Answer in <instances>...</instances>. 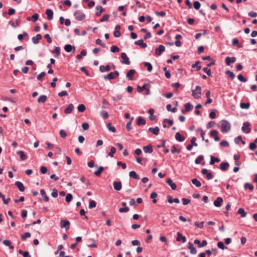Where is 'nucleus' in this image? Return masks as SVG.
<instances>
[{
	"mask_svg": "<svg viewBox=\"0 0 257 257\" xmlns=\"http://www.w3.org/2000/svg\"><path fill=\"white\" fill-rule=\"evenodd\" d=\"M236 58L234 57H233L232 58H230L229 57H227L225 58V63L227 65L229 66L230 65L231 63H234L236 61Z\"/></svg>",
	"mask_w": 257,
	"mask_h": 257,
	"instance_id": "a211bd4d",
	"label": "nucleus"
},
{
	"mask_svg": "<svg viewBox=\"0 0 257 257\" xmlns=\"http://www.w3.org/2000/svg\"><path fill=\"white\" fill-rule=\"evenodd\" d=\"M192 183L195 185L197 187H200L201 186V184L199 181L197 179L194 178L192 180Z\"/></svg>",
	"mask_w": 257,
	"mask_h": 257,
	"instance_id": "37998d69",
	"label": "nucleus"
},
{
	"mask_svg": "<svg viewBox=\"0 0 257 257\" xmlns=\"http://www.w3.org/2000/svg\"><path fill=\"white\" fill-rule=\"evenodd\" d=\"M231 128L230 123L226 120H222L220 121V130L222 133H226L228 132Z\"/></svg>",
	"mask_w": 257,
	"mask_h": 257,
	"instance_id": "f257e3e1",
	"label": "nucleus"
},
{
	"mask_svg": "<svg viewBox=\"0 0 257 257\" xmlns=\"http://www.w3.org/2000/svg\"><path fill=\"white\" fill-rule=\"evenodd\" d=\"M250 123L248 122H244L243 123V125L241 127V130L244 133L249 134L251 132V130L249 128Z\"/></svg>",
	"mask_w": 257,
	"mask_h": 257,
	"instance_id": "423d86ee",
	"label": "nucleus"
},
{
	"mask_svg": "<svg viewBox=\"0 0 257 257\" xmlns=\"http://www.w3.org/2000/svg\"><path fill=\"white\" fill-rule=\"evenodd\" d=\"M144 65L147 68V70L149 72H151L152 70L153 67L152 64L149 62H144Z\"/></svg>",
	"mask_w": 257,
	"mask_h": 257,
	"instance_id": "c03bdc74",
	"label": "nucleus"
},
{
	"mask_svg": "<svg viewBox=\"0 0 257 257\" xmlns=\"http://www.w3.org/2000/svg\"><path fill=\"white\" fill-rule=\"evenodd\" d=\"M147 85V83H145L142 87L140 86H137V91L139 92H142L143 90L146 89V86Z\"/></svg>",
	"mask_w": 257,
	"mask_h": 257,
	"instance_id": "052dcab7",
	"label": "nucleus"
},
{
	"mask_svg": "<svg viewBox=\"0 0 257 257\" xmlns=\"http://www.w3.org/2000/svg\"><path fill=\"white\" fill-rule=\"evenodd\" d=\"M204 159V157L202 155H200L198 156L195 160V163L196 164H199L200 163L201 161Z\"/></svg>",
	"mask_w": 257,
	"mask_h": 257,
	"instance_id": "13d9d810",
	"label": "nucleus"
},
{
	"mask_svg": "<svg viewBox=\"0 0 257 257\" xmlns=\"http://www.w3.org/2000/svg\"><path fill=\"white\" fill-rule=\"evenodd\" d=\"M103 78L105 80L107 79H113L115 78V76L114 75V73L113 72H110L107 75H105L103 76Z\"/></svg>",
	"mask_w": 257,
	"mask_h": 257,
	"instance_id": "7c9ffc66",
	"label": "nucleus"
},
{
	"mask_svg": "<svg viewBox=\"0 0 257 257\" xmlns=\"http://www.w3.org/2000/svg\"><path fill=\"white\" fill-rule=\"evenodd\" d=\"M193 105L190 103H187L185 104V109L182 110L183 113H185L191 111L193 108Z\"/></svg>",
	"mask_w": 257,
	"mask_h": 257,
	"instance_id": "9d476101",
	"label": "nucleus"
},
{
	"mask_svg": "<svg viewBox=\"0 0 257 257\" xmlns=\"http://www.w3.org/2000/svg\"><path fill=\"white\" fill-rule=\"evenodd\" d=\"M134 119V117H132L131 118V120L130 121H129L128 122H127L126 124V129L128 130V131H130L132 127L131 126V125H132V121Z\"/></svg>",
	"mask_w": 257,
	"mask_h": 257,
	"instance_id": "5fc2aeb1",
	"label": "nucleus"
},
{
	"mask_svg": "<svg viewBox=\"0 0 257 257\" xmlns=\"http://www.w3.org/2000/svg\"><path fill=\"white\" fill-rule=\"evenodd\" d=\"M107 127L108 130L111 132L115 133L116 132V129L114 126L111 125V123H108L107 124Z\"/></svg>",
	"mask_w": 257,
	"mask_h": 257,
	"instance_id": "8fccbe9b",
	"label": "nucleus"
},
{
	"mask_svg": "<svg viewBox=\"0 0 257 257\" xmlns=\"http://www.w3.org/2000/svg\"><path fill=\"white\" fill-rule=\"evenodd\" d=\"M120 57L122 59V60L121 61V63L126 65H130L131 64V62L125 53H122L120 55Z\"/></svg>",
	"mask_w": 257,
	"mask_h": 257,
	"instance_id": "39448f33",
	"label": "nucleus"
},
{
	"mask_svg": "<svg viewBox=\"0 0 257 257\" xmlns=\"http://www.w3.org/2000/svg\"><path fill=\"white\" fill-rule=\"evenodd\" d=\"M104 170V168L103 167H99L97 170L94 172V174L96 176H100L102 171Z\"/></svg>",
	"mask_w": 257,
	"mask_h": 257,
	"instance_id": "c9c22d12",
	"label": "nucleus"
},
{
	"mask_svg": "<svg viewBox=\"0 0 257 257\" xmlns=\"http://www.w3.org/2000/svg\"><path fill=\"white\" fill-rule=\"evenodd\" d=\"M0 198H2L3 201V203L5 204H8L10 200V198H8L5 199V196L0 192Z\"/></svg>",
	"mask_w": 257,
	"mask_h": 257,
	"instance_id": "58836bf2",
	"label": "nucleus"
},
{
	"mask_svg": "<svg viewBox=\"0 0 257 257\" xmlns=\"http://www.w3.org/2000/svg\"><path fill=\"white\" fill-rule=\"evenodd\" d=\"M110 51L112 53H116L119 52V49L117 46L113 45L111 47Z\"/></svg>",
	"mask_w": 257,
	"mask_h": 257,
	"instance_id": "6e6d98bb",
	"label": "nucleus"
},
{
	"mask_svg": "<svg viewBox=\"0 0 257 257\" xmlns=\"http://www.w3.org/2000/svg\"><path fill=\"white\" fill-rule=\"evenodd\" d=\"M165 51V47L163 45H160L159 47L155 49V54L157 56H160Z\"/></svg>",
	"mask_w": 257,
	"mask_h": 257,
	"instance_id": "0eeeda50",
	"label": "nucleus"
},
{
	"mask_svg": "<svg viewBox=\"0 0 257 257\" xmlns=\"http://www.w3.org/2000/svg\"><path fill=\"white\" fill-rule=\"evenodd\" d=\"M31 235V233L29 232H26L24 234H22L21 235V237L23 240H25L27 238L30 237Z\"/></svg>",
	"mask_w": 257,
	"mask_h": 257,
	"instance_id": "de8ad7c7",
	"label": "nucleus"
},
{
	"mask_svg": "<svg viewBox=\"0 0 257 257\" xmlns=\"http://www.w3.org/2000/svg\"><path fill=\"white\" fill-rule=\"evenodd\" d=\"M175 139L177 141L180 142H182L185 140V138L181 136V135L179 132L176 133Z\"/></svg>",
	"mask_w": 257,
	"mask_h": 257,
	"instance_id": "c85d7f7f",
	"label": "nucleus"
},
{
	"mask_svg": "<svg viewBox=\"0 0 257 257\" xmlns=\"http://www.w3.org/2000/svg\"><path fill=\"white\" fill-rule=\"evenodd\" d=\"M229 164L227 162H222L220 164V169L223 171H226L228 170Z\"/></svg>",
	"mask_w": 257,
	"mask_h": 257,
	"instance_id": "ddd939ff",
	"label": "nucleus"
},
{
	"mask_svg": "<svg viewBox=\"0 0 257 257\" xmlns=\"http://www.w3.org/2000/svg\"><path fill=\"white\" fill-rule=\"evenodd\" d=\"M114 189L116 191H119L121 189L122 185L120 181H114L113 183Z\"/></svg>",
	"mask_w": 257,
	"mask_h": 257,
	"instance_id": "f8f14e48",
	"label": "nucleus"
},
{
	"mask_svg": "<svg viewBox=\"0 0 257 257\" xmlns=\"http://www.w3.org/2000/svg\"><path fill=\"white\" fill-rule=\"evenodd\" d=\"M237 79L242 82H245L247 81V79L244 77L241 74H239L237 76Z\"/></svg>",
	"mask_w": 257,
	"mask_h": 257,
	"instance_id": "0e129e2a",
	"label": "nucleus"
},
{
	"mask_svg": "<svg viewBox=\"0 0 257 257\" xmlns=\"http://www.w3.org/2000/svg\"><path fill=\"white\" fill-rule=\"evenodd\" d=\"M250 106L249 103H240V107L242 109H248Z\"/></svg>",
	"mask_w": 257,
	"mask_h": 257,
	"instance_id": "3c124183",
	"label": "nucleus"
},
{
	"mask_svg": "<svg viewBox=\"0 0 257 257\" xmlns=\"http://www.w3.org/2000/svg\"><path fill=\"white\" fill-rule=\"evenodd\" d=\"M204 223V221H202L200 223H198V222H195L194 225L199 228H202L203 227Z\"/></svg>",
	"mask_w": 257,
	"mask_h": 257,
	"instance_id": "69168bd1",
	"label": "nucleus"
},
{
	"mask_svg": "<svg viewBox=\"0 0 257 257\" xmlns=\"http://www.w3.org/2000/svg\"><path fill=\"white\" fill-rule=\"evenodd\" d=\"M201 173L202 174L206 175V178L207 180H210L213 178V175L211 172H208L207 169L204 168L202 170Z\"/></svg>",
	"mask_w": 257,
	"mask_h": 257,
	"instance_id": "6e6552de",
	"label": "nucleus"
},
{
	"mask_svg": "<svg viewBox=\"0 0 257 257\" xmlns=\"http://www.w3.org/2000/svg\"><path fill=\"white\" fill-rule=\"evenodd\" d=\"M203 71L206 73L208 76H211V71L210 69H209L207 67L203 68Z\"/></svg>",
	"mask_w": 257,
	"mask_h": 257,
	"instance_id": "e2e57ef3",
	"label": "nucleus"
},
{
	"mask_svg": "<svg viewBox=\"0 0 257 257\" xmlns=\"http://www.w3.org/2000/svg\"><path fill=\"white\" fill-rule=\"evenodd\" d=\"M200 61H196L194 64H193L192 65V67L194 68H196V70L197 71H199L201 69V66H198V65L200 64Z\"/></svg>",
	"mask_w": 257,
	"mask_h": 257,
	"instance_id": "603ef678",
	"label": "nucleus"
},
{
	"mask_svg": "<svg viewBox=\"0 0 257 257\" xmlns=\"http://www.w3.org/2000/svg\"><path fill=\"white\" fill-rule=\"evenodd\" d=\"M96 206V203L94 200H90L89 203L88 207L89 209H92L94 208Z\"/></svg>",
	"mask_w": 257,
	"mask_h": 257,
	"instance_id": "864d4df0",
	"label": "nucleus"
},
{
	"mask_svg": "<svg viewBox=\"0 0 257 257\" xmlns=\"http://www.w3.org/2000/svg\"><path fill=\"white\" fill-rule=\"evenodd\" d=\"M116 152V149L115 147H111L110 148V152L108 154V155L112 158L114 157V154Z\"/></svg>",
	"mask_w": 257,
	"mask_h": 257,
	"instance_id": "ea45409f",
	"label": "nucleus"
},
{
	"mask_svg": "<svg viewBox=\"0 0 257 257\" xmlns=\"http://www.w3.org/2000/svg\"><path fill=\"white\" fill-rule=\"evenodd\" d=\"M201 94V88L200 86H196L195 90H192V95L195 99H199Z\"/></svg>",
	"mask_w": 257,
	"mask_h": 257,
	"instance_id": "f03ea898",
	"label": "nucleus"
},
{
	"mask_svg": "<svg viewBox=\"0 0 257 257\" xmlns=\"http://www.w3.org/2000/svg\"><path fill=\"white\" fill-rule=\"evenodd\" d=\"M148 131L152 133L153 134H154L155 135H158L159 134V132L160 131V128L158 126H156L154 128L150 127L148 129Z\"/></svg>",
	"mask_w": 257,
	"mask_h": 257,
	"instance_id": "b1692460",
	"label": "nucleus"
},
{
	"mask_svg": "<svg viewBox=\"0 0 257 257\" xmlns=\"http://www.w3.org/2000/svg\"><path fill=\"white\" fill-rule=\"evenodd\" d=\"M19 253L21 254H22L24 257H31V256L28 251H24L22 249H20L19 250Z\"/></svg>",
	"mask_w": 257,
	"mask_h": 257,
	"instance_id": "79ce46f5",
	"label": "nucleus"
},
{
	"mask_svg": "<svg viewBox=\"0 0 257 257\" xmlns=\"http://www.w3.org/2000/svg\"><path fill=\"white\" fill-rule=\"evenodd\" d=\"M166 183L171 187L172 190H175L176 189V185L173 182L171 178H169L166 180Z\"/></svg>",
	"mask_w": 257,
	"mask_h": 257,
	"instance_id": "aec40b11",
	"label": "nucleus"
},
{
	"mask_svg": "<svg viewBox=\"0 0 257 257\" xmlns=\"http://www.w3.org/2000/svg\"><path fill=\"white\" fill-rule=\"evenodd\" d=\"M225 74L227 75H228L229 77L231 79H233L235 77V75L234 74L231 72V71L230 70H227L226 72H225Z\"/></svg>",
	"mask_w": 257,
	"mask_h": 257,
	"instance_id": "09e8293b",
	"label": "nucleus"
},
{
	"mask_svg": "<svg viewBox=\"0 0 257 257\" xmlns=\"http://www.w3.org/2000/svg\"><path fill=\"white\" fill-rule=\"evenodd\" d=\"M60 227L65 228L66 230H68L70 228V222L67 220L62 219L60 222Z\"/></svg>",
	"mask_w": 257,
	"mask_h": 257,
	"instance_id": "20e7f679",
	"label": "nucleus"
},
{
	"mask_svg": "<svg viewBox=\"0 0 257 257\" xmlns=\"http://www.w3.org/2000/svg\"><path fill=\"white\" fill-rule=\"evenodd\" d=\"M73 199V196L71 194L68 193L66 195L65 200L67 202H70Z\"/></svg>",
	"mask_w": 257,
	"mask_h": 257,
	"instance_id": "bf43d9fd",
	"label": "nucleus"
},
{
	"mask_svg": "<svg viewBox=\"0 0 257 257\" xmlns=\"http://www.w3.org/2000/svg\"><path fill=\"white\" fill-rule=\"evenodd\" d=\"M95 9L97 11L95 12V15L96 16H100L101 14L104 11V9L100 6H97Z\"/></svg>",
	"mask_w": 257,
	"mask_h": 257,
	"instance_id": "dca6fc26",
	"label": "nucleus"
},
{
	"mask_svg": "<svg viewBox=\"0 0 257 257\" xmlns=\"http://www.w3.org/2000/svg\"><path fill=\"white\" fill-rule=\"evenodd\" d=\"M17 154L20 156L21 160L25 161L27 159V157L25 155L24 152L22 151H19Z\"/></svg>",
	"mask_w": 257,
	"mask_h": 257,
	"instance_id": "2f4dec72",
	"label": "nucleus"
},
{
	"mask_svg": "<svg viewBox=\"0 0 257 257\" xmlns=\"http://www.w3.org/2000/svg\"><path fill=\"white\" fill-rule=\"evenodd\" d=\"M146 123V120L142 116H139L137 120V124L138 125L145 124Z\"/></svg>",
	"mask_w": 257,
	"mask_h": 257,
	"instance_id": "c756f323",
	"label": "nucleus"
},
{
	"mask_svg": "<svg viewBox=\"0 0 257 257\" xmlns=\"http://www.w3.org/2000/svg\"><path fill=\"white\" fill-rule=\"evenodd\" d=\"M15 185L20 191L23 192L25 190V187L22 182L20 181H16L15 182Z\"/></svg>",
	"mask_w": 257,
	"mask_h": 257,
	"instance_id": "393cba45",
	"label": "nucleus"
},
{
	"mask_svg": "<svg viewBox=\"0 0 257 257\" xmlns=\"http://www.w3.org/2000/svg\"><path fill=\"white\" fill-rule=\"evenodd\" d=\"M220 161V160L218 158H216L214 156H211V160L210 161V164L213 165L215 163V162H218Z\"/></svg>",
	"mask_w": 257,
	"mask_h": 257,
	"instance_id": "a19ab883",
	"label": "nucleus"
},
{
	"mask_svg": "<svg viewBox=\"0 0 257 257\" xmlns=\"http://www.w3.org/2000/svg\"><path fill=\"white\" fill-rule=\"evenodd\" d=\"M129 176L131 178L139 180L140 179V177L134 171H132L129 173Z\"/></svg>",
	"mask_w": 257,
	"mask_h": 257,
	"instance_id": "473e14b6",
	"label": "nucleus"
},
{
	"mask_svg": "<svg viewBox=\"0 0 257 257\" xmlns=\"http://www.w3.org/2000/svg\"><path fill=\"white\" fill-rule=\"evenodd\" d=\"M193 7L195 9L198 10L201 7V4L198 1H195L193 3Z\"/></svg>",
	"mask_w": 257,
	"mask_h": 257,
	"instance_id": "680f3d73",
	"label": "nucleus"
},
{
	"mask_svg": "<svg viewBox=\"0 0 257 257\" xmlns=\"http://www.w3.org/2000/svg\"><path fill=\"white\" fill-rule=\"evenodd\" d=\"M237 213L240 214L242 217H244L246 215V212H245L244 209L240 208L237 211Z\"/></svg>",
	"mask_w": 257,
	"mask_h": 257,
	"instance_id": "e433bc0d",
	"label": "nucleus"
},
{
	"mask_svg": "<svg viewBox=\"0 0 257 257\" xmlns=\"http://www.w3.org/2000/svg\"><path fill=\"white\" fill-rule=\"evenodd\" d=\"M87 54L86 51L85 50H82L80 54L77 55L76 57L78 59H80L82 58V56H86Z\"/></svg>",
	"mask_w": 257,
	"mask_h": 257,
	"instance_id": "49530a36",
	"label": "nucleus"
},
{
	"mask_svg": "<svg viewBox=\"0 0 257 257\" xmlns=\"http://www.w3.org/2000/svg\"><path fill=\"white\" fill-rule=\"evenodd\" d=\"M46 14L47 15V19L51 20L53 18V12L50 9H48L46 11Z\"/></svg>",
	"mask_w": 257,
	"mask_h": 257,
	"instance_id": "bb28decb",
	"label": "nucleus"
},
{
	"mask_svg": "<svg viewBox=\"0 0 257 257\" xmlns=\"http://www.w3.org/2000/svg\"><path fill=\"white\" fill-rule=\"evenodd\" d=\"M177 239H176L177 241H180L182 240L183 242H185L186 241L187 239H186V237L184 236H183L180 232H177Z\"/></svg>",
	"mask_w": 257,
	"mask_h": 257,
	"instance_id": "2eb2a0df",
	"label": "nucleus"
},
{
	"mask_svg": "<svg viewBox=\"0 0 257 257\" xmlns=\"http://www.w3.org/2000/svg\"><path fill=\"white\" fill-rule=\"evenodd\" d=\"M143 150L146 153H151L153 152L152 146L151 145H148L143 147Z\"/></svg>",
	"mask_w": 257,
	"mask_h": 257,
	"instance_id": "cd10ccee",
	"label": "nucleus"
},
{
	"mask_svg": "<svg viewBox=\"0 0 257 257\" xmlns=\"http://www.w3.org/2000/svg\"><path fill=\"white\" fill-rule=\"evenodd\" d=\"M47 97L45 95H42L39 96L38 99V102L39 103H44L47 100Z\"/></svg>",
	"mask_w": 257,
	"mask_h": 257,
	"instance_id": "72a5a7b5",
	"label": "nucleus"
},
{
	"mask_svg": "<svg viewBox=\"0 0 257 257\" xmlns=\"http://www.w3.org/2000/svg\"><path fill=\"white\" fill-rule=\"evenodd\" d=\"M217 246L218 248L221 249H227V247H226L223 242H222V241H219L218 243H217Z\"/></svg>",
	"mask_w": 257,
	"mask_h": 257,
	"instance_id": "4d7b16f0",
	"label": "nucleus"
},
{
	"mask_svg": "<svg viewBox=\"0 0 257 257\" xmlns=\"http://www.w3.org/2000/svg\"><path fill=\"white\" fill-rule=\"evenodd\" d=\"M77 109L79 112H83L85 110L86 107L84 104H81L78 106Z\"/></svg>",
	"mask_w": 257,
	"mask_h": 257,
	"instance_id": "a18cd8bd",
	"label": "nucleus"
},
{
	"mask_svg": "<svg viewBox=\"0 0 257 257\" xmlns=\"http://www.w3.org/2000/svg\"><path fill=\"white\" fill-rule=\"evenodd\" d=\"M64 50L67 52H72L73 53H74L75 50V47L74 46H71L69 44H67L64 46Z\"/></svg>",
	"mask_w": 257,
	"mask_h": 257,
	"instance_id": "9b49d317",
	"label": "nucleus"
},
{
	"mask_svg": "<svg viewBox=\"0 0 257 257\" xmlns=\"http://www.w3.org/2000/svg\"><path fill=\"white\" fill-rule=\"evenodd\" d=\"M216 111V109H214L213 111L210 112L209 116L210 118L211 119H214L216 117V113L215 111Z\"/></svg>",
	"mask_w": 257,
	"mask_h": 257,
	"instance_id": "338daca9",
	"label": "nucleus"
},
{
	"mask_svg": "<svg viewBox=\"0 0 257 257\" xmlns=\"http://www.w3.org/2000/svg\"><path fill=\"white\" fill-rule=\"evenodd\" d=\"M40 194L41 195L44 197V200L46 202L49 201V197L46 195V192L44 189H41L40 190Z\"/></svg>",
	"mask_w": 257,
	"mask_h": 257,
	"instance_id": "f704fd0d",
	"label": "nucleus"
},
{
	"mask_svg": "<svg viewBox=\"0 0 257 257\" xmlns=\"http://www.w3.org/2000/svg\"><path fill=\"white\" fill-rule=\"evenodd\" d=\"M135 44L136 45L140 46L142 48H145L147 47L146 43H144L143 40H139L135 42Z\"/></svg>",
	"mask_w": 257,
	"mask_h": 257,
	"instance_id": "4be33fe9",
	"label": "nucleus"
},
{
	"mask_svg": "<svg viewBox=\"0 0 257 257\" xmlns=\"http://www.w3.org/2000/svg\"><path fill=\"white\" fill-rule=\"evenodd\" d=\"M188 249L190 250V253L192 254H195L197 253V250L195 247L194 246L193 244L191 243H188Z\"/></svg>",
	"mask_w": 257,
	"mask_h": 257,
	"instance_id": "f3484780",
	"label": "nucleus"
},
{
	"mask_svg": "<svg viewBox=\"0 0 257 257\" xmlns=\"http://www.w3.org/2000/svg\"><path fill=\"white\" fill-rule=\"evenodd\" d=\"M74 16L78 21H82L85 18V15L80 11H76L74 13Z\"/></svg>",
	"mask_w": 257,
	"mask_h": 257,
	"instance_id": "7ed1b4c3",
	"label": "nucleus"
},
{
	"mask_svg": "<svg viewBox=\"0 0 257 257\" xmlns=\"http://www.w3.org/2000/svg\"><path fill=\"white\" fill-rule=\"evenodd\" d=\"M42 38L41 34H37L35 37H33L32 38V42L34 44H37L39 43V41Z\"/></svg>",
	"mask_w": 257,
	"mask_h": 257,
	"instance_id": "4468645a",
	"label": "nucleus"
},
{
	"mask_svg": "<svg viewBox=\"0 0 257 257\" xmlns=\"http://www.w3.org/2000/svg\"><path fill=\"white\" fill-rule=\"evenodd\" d=\"M74 109V106L72 103H70L68 105V106L67 108L65 109L64 112L66 114H69L72 112Z\"/></svg>",
	"mask_w": 257,
	"mask_h": 257,
	"instance_id": "a878e982",
	"label": "nucleus"
},
{
	"mask_svg": "<svg viewBox=\"0 0 257 257\" xmlns=\"http://www.w3.org/2000/svg\"><path fill=\"white\" fill-rule=\"evenodd\" d=\"M223 202V199L221 197H218L216 200L214 201V205L216 207H220L221 206L222 203Z\"/></svg>",
	"mask_w": 257,
	"mask_h": 257,
	"instance_id": "5701e85b",
	"label": "nucleus"
},
{
	"mask_svg": "<svg viewBox=\"0 0 257 257\" xmlns=\"http://www.w3.org/2000/svg\"><path fill=\"white\" fill-rule=\"evenodd\" d=\"M51 195L54 198H56L58 196V191L56 188L53 189Z\"/></svg>",
	"mask_w": 257,
	"mask_h": 257,
	"instance_id": "774afa93",
	"label": "nucleus"
},
{
	"mask_svg": "<svg viewBox=\"0 0 257 257\" xmlns=\"http://www.w3.org/2000/svg\"><path fill=\"white\" fill-rule=\"evenodd\" d=\"M99 70L101 72H107L110 70V67L109 65H107L105 66L103 65H100L99 66Z\"/></svg>",
	"mask_w": 257,
	"mask_h": 257,
	"instance_id": "412c9836",
	"label": "nucleus"
},
{
	"mask_svg": "<svg viewBox=\"0 0 257 257\" xmlns=\"http://www.w3.org/2000/svg\"><path fill=\"white\" fill-rule=\"evenodd\" d=\"M136 73V70L134 69H131L130 70L127 74H126V77L128 78L129 80H133V76Z\"/></svg>",
	"mask_w": 257,
	"mask_h": 257,
	"instance_id": "6ab92c4d",
	"label": "nucleus"
},
{
	"mask_svg": "<svg viewBox=\"0 0 257 257\" xmlns=\"http://www.w3.org/2000/svg\"><path fill=\"white\" fill-rule=\"evenodd\" d=\"M194 243L195 244H197L199 247H202L206 246L207 244V242L206 240H203L201 243L200 240L198 239H195L194 241Z\"/></svg>",
	"mask_w": 257,
	"mask_h": 257,
	"instance_id": "1a4fd4ad",
	"label": "nucleus"
},
{
	"mask_svg": "<svg viewBox=\"0 0 257 257\" xmlns=\"http://www.w3.org/2000/svg\"><path fill=\"white\" fill-rule=\"evenodd\" d=\"M52 52L55 54V57H58L60 55V48L58 47H56Z\"/></svg>",
	"mask_w": 257,
	"mask_h": 257,
	"instance_id": "4c0bfd02",
	"label": "nucleus"
}]
</instances>
